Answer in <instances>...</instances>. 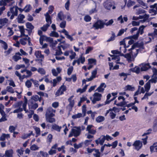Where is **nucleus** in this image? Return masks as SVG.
Segmentation results:
<instances>
[{"instance_id":"obj_1","label":"nucleus","mask_w":157,"mask_h":157,"mask_svg":"<svg viewBox=\"0 0 157 157\" xmlns=\"http://www.w3.org/2000/svg\"><path fill=\"white\" fill-rule=\"evenodd\" d=\"M144 43L143 42L140 43L136 42L132 46V48L129 49V51L133 50L131 52L133 57H136L137 56L139 51H142L144 49Z\"/></svg>"},{"instance_id":"obj_2","label":"nucleus","mask_w":157,"mask_h":157,"mask_svg":"<svg viewBox=\"0 0 157 157\" xmlns=\"http://www.w3.org/2000/svg\"><path fill=\"white\" fill-rule=\"evenodd\" d=\"M145 27V26H144V25H143L140 26V27L139 28V30L136 33V34L130 36V38L135 40L137 39L139 37V34H140L141 35H142L144 33V30Z\"/></svg>"},{"instance_id":"obj_3","label":"nucleus","mask_w":157,"mask_h":157,"mask_svg":"<svg viewBox=\"0 0 157 157\" xmlns=\"http://www.w3.org/2000/svg\"><path fill=\"white\" fill-rule=\"evenodd\" d=\"M104 22L101 20H98L95 23L93 26V27L95 29H101L104 28Z\"/></svg>"},{"instance_id":"obj_4","label":"nucleus","mask_w":157,"mask_h":157,"mask_svg":"<svg viewBox=\"0 0 157 157\" xmlns=\"http://www.w3.org/2000/svg\"><path fill=\"white\" fill-rule=\"evenodd\" d=\"M56 110L53 109L52 108L50 107L48 108L46 111L45 117L48 116L54 117L55 114L53 113H55Z\"/></svg>"},{"instance_id":"obj_5","label":"nucleus","mask_w":157,"mask_h":157,"mask_svg":"<svg viewBox=\"0 0 157 157\" xmlns=\"http://www.w3.org/2000/svg\"><path fill=\"white\" fill-rule=\"evenodd\" d=\"M94 98L92 100V103L94 104L97 101H98L101 100V95L98 93L96 92L93 95Z\"/></svg>"},{"instance_id":"obj_6","label":"nucleus","mask_w":157,"mask_h":157,"mask_svg":"<svg viewBox=\"0 0 157 157\" xmlns=\"http://www.w3.org/2000/svg\"><path fill=\"white\" fill-rule=\"evenodd\" d=\"M21 10V9L17 7H13L10 8V10L12 14L10 17V19H12L14 16H17V15L18 10Z\"/></svg>"},{"instance_id":"obj_7","label":"nucleus","mask_w":157,"mask_h":157,"mask_svg":"<svg viewBox=\"0 0 157 157\" xmlns=\"http://www.w3.org/2000/svg\"><path fill=\"white\" fill-rule=\"evenodd\" d=\"M60 32L64 33L66 36V38L71 41H72L74 40V39L72 37V36L74 35L75 34H73L71 35H69V33L65 29H63L62 30L60 31Z\"/></svg>"},{"instance_id":"obj_8","label":"nucleus","mask_w":157,"mask_h":157,"mask_svg":"<svg viewBox=\"0 0 157 157\" xmlns=\"http://www.w3.org/2000/svg\"><path fill=\"white\" fill-rule=\"evenodd\" d=\"M140 67L141 71H145L151 67L149 63H142L140 65Z\"/></svg>"},{"instance_id":"obj_9","label":"nucleus","mask_w":157,"mask_h":157,"mask_svg":"<svg viewBox=\"0 0 157 157\" xmlns=\"http://www.w3.org/2000/svg\"><path fill=\"white\" fill-rule=\"evenodd\" d=\"M133 145L135 147V149L137 150H139L141 148L142 146V144L140 141L136 140L134 142Z\"/></svg>"},{"instance_id":"obj_10","label":"nucleus","mask_w":157,"mask_h":157,"mask_svg":"<svg viewBox=\"0 0 157 157\" xmlns=\"http://www.w3.org/2000/svg\"><path fill=\"white\" fill-rule=\"evenodd\" d=\"M77 129H71L72 133H73L74 136L77 137L79 135L81 129L80 127H77L76 128Z\"/></svg>"},{"instance_id":"obj_11","label":"nucleus","mask_w":157,"mask_h":157,"mask_svg":"<svg viewBox=\"0 0 157 157\" xmlns=\"http://www.w3.org/2000/svg\"><path fill=\"white\" fill-rule=\"evenodd\" d=\"M94 126L92 125H89L86 127V131L88 132L89 134L94 135L96 132V131L95 130L92 129V128Z\"/></svg>"},{"instance_id":"obj_12","label":"nucleus","mask_w":157,"mask_h":157,"mask_svg":"<svg viewBox=\"0 0 157 157\" xmlns=\"http://www.w3.org/2000/svg\"><path fill=\"white\" fill-rule=\"evenodd\" d=\"M131 52H131L130 54L127 53L125 55L122 53V54H121V56H123L126 58L128 62L133 61L134 60V58L132 57L131 56V54L132 55Z\"/></svg>"},{"instance_id":"obj_13","label":"nucleus","mask_w":157,"mask_h":157,"mask_svg":"<svg viewBox=\"0 0 157 157\" xmlns=\"http://www.w3.org/2000/svg\"><path fill=\"white\" fill-rule=\"evenodd\" d=\"M13 151L12 149L6 150L4 155L6 157H13Z\"/></svg>"},{"instance_id":"obj_14","label":"nucleus","mask_w":157,"mask_h":157,"mask_svg":"<svg viewBox=\"0 0 157 157\" xmlns=\"http://www.w3.org/2000/svg\"><path fill=\"white\" fill-rule=\"evenodd\" d=\"M120 108L113 107L112 109H110L109 110H107L105 114V116H107L108 114L109 113L110 111H113L115 113H118L120 111Z\"/></svg>"},{"instance_id":"obj_15","label":"nucleus","mask_w":157,"mask_h":157,"mask_svg":"<svg viewBox=\"0 0 157 157\" xmlns=\"http://www.w3.org/2000/svg\"><path fill=\"white\" fill-rule=\"evenodd\" d=\"M8 20L6 18L0 19V25L2 26L6 25L8 23Z\"/></svg>"},{"instance_id":"obj_16","label":"nucleus","mask_w":157,"mask_h":157,"mask_svg":"<svg viewBox=\"0 0 157 157\" xmlns=\"http://www.w3.org/2000/svg\"><path fill=\"white\" fill-rule=\"evenodd\" d=\"M106 87V85L104 83H101L97 89V90L99 92H103L104 90V88Z\"/></svg>"},{"instance_id":"obj_17","label":"nucleus","mask_w":157,"mask_h":157,"mask_svg":"<svg viewBox=\"0 0 157 157\" xmlns=\"http://www.w3.org/2000/svg\"><path fill=\"white\" fill-rule=\"evenodd\" d=\"M44 15L45 17L46 21L47 23V24H49L50 25L52 23V21L48 13H47L44 14Z\"/></svg>"},{"instance_id":"obj_18","label":"nucleus","mask_w":157,"mask_h":157,"mask_svg":"<svg viewBox=\"0 0 157 157\" xmlns=\"http://www.w3.org/2000/svg\"><path fill=\"white\" fill-rule=\"evenodd\" d=\"M73 97L74 96H72L68 99V101L69 102L68 106H70L71 109L73 107L74 105V101L73 100H72Z\"/></svg>"},{"instance_id":"obj_19","label":"nucleus","mask_w":157,"mask_h":157,"mask_svg":"<svg viewBox=\"0 0 157 157\" xmlns=\"http://www.w3.org/2000/svg\"><path fill=\"white\" fill-rule=\"evenodd\" d=\"M35 55L36 57L37 58H40L43 59L44 58V56L41 53V52L39 51H37L35 52Z\"/></svg>"},{"instance_id":"obj_20","label":"nucleus","mask_w":157,"mask_h":157,"mask_svg":"<svg viewBox=\"0 0 157 157\" xmlns=\"http://www.w3.org/2000/svg\"><path fill=\"white\" fill-rule=\"evenodd\" d=\"M19 28L21 33V35L20 36H19L20 37L24 36H25L26 37H28V35H26L24 33L25 31L23 26H20L19 27Z\"/></svg>"},{"instance_id":"obj_21","label":"nucleus","mask_w":157,"mask_h":157,"mask_svg":"<svg viewBox=\"0 0 157 157\" xmlns=\"http://www.w3.org/2000/svg\"><path fill=\"white\" fill-rule=\"evenodd\" d=\"M97 70L95 69L92 72L91 76L89 78H88V81H91L94 78H95L96 77V75L97 74Z\"/></svg>"},{"instance_id":"obj_22","label":"nucleus","mask_w":157,"mask_h":157,"mask_svg":"<svg viewBox=\"0 0 157 157\" xmlns=\"http://www.w3.org/2000/svg\"><path fill=\"white\" fill-rule=\"evenodd\" d=\"M25 17L23 14H19L17 17V21L19 23H22L24 22L23 19Z\"/></svg>"},{"instance_id":"obj_23","label":"nucleus","mask_w":157,"mask_h":157,"mask_svg":"<svg viewBox=\"0 0 157 157\" xmlns=\"http://www.w3.org/2000/svg\"><path fill=\"white\" fill-rule=\"evenodd\" d=\"M124 89V91H133L134 90L135 88L134 87L132 86L131 85H128L126 86Z\"/></svg>"},{"instance_id":"obj_24","label":"nucleus","mask_w":157,"mask_h":157,"mask_svg":"<svg viewBox=\"0 0 157 157\" xmlns=\"http://www.w3.org/2000/svg\"><path fill=\"white\" fill-rule=\"evenodd\" d=\"M10 138V135L9 134H5L3 133L0 137V140L1 141H4L6 138L8 139Z\"/></svg>"},{"instance_id":"obj_25","label":"nucleus","mask_w":157,"mask_h":157,"mask_svg":"<svg viewBox=\"0 0 157 157\" xmlns=\"http://www.w3.org/2000/svg\"><path fill=\"white\" fill-rule=\"evenodd\" d=\"M61 80V78L60 76L57 77L56 79H54L53 80V86L54 87L56 84L57 82H59ZM50 82H52V81H51Z\"/></svg>"},{"instance_id":"obj_26","label":"nucleus","mask_w":157,"mask_h":157,"mask_svg":"<svg viewBox=\"0 0 157 157\" xmlns=\"http://www.w3.org/2000/svg\"><path fill=\"white\" fill-rule=\"evenodd\" d=\"M103 5L105 8L108 10H110L112 6V4L110 2H105Z\"/></svg>"},{"instance_id":"obj_27","label":"nucleus","mask_w":157,"mask_h":157,"mask_svg":"<svg viewBox=\"0 0 157 157\" xmlns=\"http://www.w3.org/2000/svg\"><path fill=\"white\" fill-rule=\"evenodd\" d=\"M52 128L56 130L59 132H60V130L62 128V127L61 126H59V125L56 124H54L52 126Z\"/></svg>"},{"instance_id":"obj_28","label":"nucleus","mask_w":157,"mask_h":157,"mask_svg":"<svg viewBox=\"0 0 157 157\" xmlns=\"http://www.w3.org/2000/svg\"><path fill=\"white\" fill-rule=\"evenodd\" d=\"M53 117L48 116L46 117V120L47 122L50 123H53L55 122V119L54 118H52Z\"/></svg>"},{"instance_id":"obj_29","label":"nucleus","mask_w":157,"mask_h":157,"mask_svg":"<svg viewBox=\"0 0 157 157\" xmlns=\"http://www.w3.org/2000/svg\"><path fill=\"white\" fill-rule=\"evenodd\" d=\"M61 47H62L63 48V46L62 45L60 46H58L57 49L56 50V51L55 54L56 55H60L63 54V52H62L61 49Z\"/></svg>"},{"instance_id":"obj_30","label":"nucleus","mask_w":157,"mask_h":157,"mask_svg":"<svg viewBox=\"0 0 157 157\" xmlns=\"http://www.w3.org/2000/svg\"><path fill=\"white\" fill-rule=\"evenodd\" d=\"M123 18L124 20V21L126 22L127 21L128 19L127 17L126 16L123 17V18L122 15H121L119 17L117 18V20L119 21H120V22L121 23H122L124 22V21L123 20Z\"/></svg>"},{"instance_id":"obj_31","label":"nucleus","mask_w":157,"mask_h":157,"mask_svg":"<svg viewBox=\"0 0 157 157\" xmlns=\"http://www.w3.org/2000/svg\"><path fill=\"white\" fill-rule=\"evenodd\" d=\"M34 135L33 134V132L32 131H30V132L29 134H23L21 137V138L23 139H25L28 137H29L31 135Z\"/></svg>"},{"instance_id":"obj_32","label":"nucleus","mask_w":157,"mask_h":157,"mask_svg":"<svg viewBox=\"0 0 157 157\" xmlns=\"http://www.w3.org/2000/svg\"><path fill=\"white\" fill-rule=\"evenodd\" d=\"M150 149L151 152L155 151L157 152V143H154L153 145L151 146L150 147Z\"/></svg>"},{"instance_id":"obj_33","label":"nucleus","mask_w":157,"mask_h":157,"mask_svg":"<svg viewBox=\"0 0 157 157\" xmlns=\"http://www.w3.org/2000/svg\"><path fill=\"white\" fill-rule=\"evenodd\" d=\"M144 88L145 91L148 92L149 90L151 87V83L150 81H148L145 85Z\"/></svg>"},{"instance_id":"obj_34","label":"nucleus","mask_w":157,"mask_h":157,"mask_svg":"<svg viewBox=\"0 0 157 157\" xmlns=\"http://www.w3.org/2000/svg\"><path fill=\"white\" fill-rule=\"evenodd\" d=\"M120 44L121 45H123L124 46L122 47V49L123 50V52L125 53L126 52V46L125 45V41L124 40L120 42Z\"/></svg>"},{"instance_id":"obj_35","label":"nucleus","mask_w":157,"mask_h":157,"mask_svg":"<svg viewBox=\"0 0 157 157\" xmlns=\"http://www.w3.org/2000/svg\"><path fill=\"white\" fill-rule=\"evenodd\" d=\"M25 100L24 103L22 105V107L23 108L24 110L26 113L28 112V111L26 110V106L28 102V100L27 98L25 97Z\"/></svg>"},{"instance_id":"obj_36","label":"nucleus","mask_w":157,"mask_h":157,"mask_svg":"<svg viewBox=\"0 0 157 157\" xmlns=\"http://www.w3.org/2000/svg\"><path fill=\"white\" fill-rule=\"evenodd\" d=\"M105 120V118L102 116H99L96 119V121L98 123H100L104 121Z\"/></svg>"},{"instance_id":"obj_37","label":"nucleus","mask_w":157,"mask_h":157,"mask_svg":"<svg viewBox=\"0 0 157 157\" xmlns=\"http://www.w3.org/2000/svg\"><path fill=\"white\" fill-rule=\"evenodd\" d=\"M83 117V114L80 113H78V114L73 115L72 116V118L73 119L80 118L81 117Z\"/></svg>"},{"instance_id":"obj_38","label":"nucleus","mask_w":157,"mask_h":157,"mask_svg":"<svg viewBox=\"0 0 157 157\" xmlns=\"http://www.w3.org/2000/svg\"><path fill=\"white\" fill-rule=\"evenodd\" d=\"M22 102L21 101L18 102L13 105V107L14 108H21Z\"/></svg>"},{"instance_id":"obj_39","label":"nucleus","mask_w":157,"mask_h":157,"mask_svg":"<svg viewBox=\"0 0 157 157\" xmlns=\"http://www.w3.org/2000/svg\"><path fill=\"white\" fill-rule=\"evenodd\" d=\"M136 0L138 3H139L140 4L143 6V7L144 8L147 9L148 7L146 4L144 3L142 0Z\"/></svg>"},{"instance_id":"obj_40","label":"nucleus","mask_w":157,"mask_h":157,"mask_svg":"<svg viewBox=\"0 0 157 157\" xmlns=\"http://www.w3.org/2000/svg\"><path fill=\"white\" fill-rule=\"evenodd\" d=\"M120 51H119L117 50L112 51V53L114 54H119L121 55V54H122L121 53V52H123V50L122 49V47H121L120 48Z\"/></svg>"},{"instance_id":"obj_41","label":"nucleus","mask_w":157,"mask_h":157,"mask_svg":"<svg viewBox=\"0 0 157 157\" xmlns=\"http://www.w3.org/2000/svg\"><path fill=\"white\" fill-rule=\"evenodd\" d=\"M105 136L102 135L101 136V137L99 138L98 139L99 140V144H100L101 145H103L105 141Z\"/></svg>"},{"instance_id":"obj_42","label":"nucleus","mask_w":157,"mask_h":157,"mask_svg":"<svg viewBox=\"0 0 157 157\" xmlns=\"http://www.w3.org/2000/svg\"><path fill=\"white\" fill-rule=\"evenodd\" d=\"M59 89L60 91L61 94H63V92L66 90V86L63 85L60 87Z\"/></svg>"},{"instance_id":"obj_43","label":"nucleus","mask_w":157,"mask_h":157,"mask_svg":"<svg viewBox=\"0 0 157 157\" xmlns=\"http://www.w3.org/2000/svg\"><path fill=\"white\" fill-rule=\"evenodd\" d=\"M30 79V80H27L25 82V85L26 87L28 88H30L31 87L32 83L31 82Z\"/></svg>"},{"instance_id":"obj_44","label":"nucleus","mask_w":157,"mask_h":157,"mask_svg":"<svg viewBox=\"0 0 157 157\" xmlns=\"http://www.w3.org/2000/svg\"><path fill=\"white\" fill-rule=\"evenodd\" d=\"M50 25L49 24H46L44 25L43 27H41L40 29L43 31L45 32L47 30L48 28L50 26Z\"/></svg>"},{"instance_id":"obj_45","label":"nucleus","mask_w":157,"mask_h":157,"mask_svg":"<svg viewBox=\"0 0 157 157\" xmlns=\"http://www.w3.org/2000/svg\"><path fill=\"white\" fill-rule=\"evenodd\" d=\"M28 40L27 38H21L20 40L19 41L21 44L23 45H25L26 44V41Z\"/></svg>"},{"instance_id":"obj_46","label":"nucleus","mask_w":157,"mask_h":157,"mask_svg":"<svg viewBox=\"0 0 157 157\" xmlns=\"http://www.w3.org/2000/svg\"><path fill=\"white\" fill-rule=\"evenodd\" d=\"M50 36H53L56 37H58L59 36V35L58 33L54 31H53L50 34Z\"/></svg>"},{"instance_id":"obj_47","label":"nucleus","mask_w":157,"mask_h":157,"mask_svg":"<svg viewBox=\"0 0 157 157\" xmlns=\"http://www.w3.org/2000/svg\"><path fill=\"white\" fill-rule=\"evenodd\" d=\"M58 17L60 20H62L65 18L64 15L62 12H60L58 14Z\"/></svg>"},{"instance_id":"obj_48","label":"nucleus","mask_w":157,"mask_h":157,"mask_svg":"<svg viewBox=\"0 0 157 157\" xmlns=\"http://www.w3.org/2000/svg\"><path fill=\"white\" fill-rule=\"evenodd\" d=\"M26 27L30 29L31 30H32L34 28V26L32 24L29 22H28L26 23Z\"/></svg>"},{"instance_id":"obj_49","label":"nucleus","mask_w":157,"mask_h":157,"mask_svg":"<svg viewBox=\"0 0 157 157\" xmlns=\"http://www.w3.org/2000/svg\"><path fill=\"white\" fill-rule=\"evenodd\" d=\"M112 56L113 57L112 58V59L115 60V62L119 61L120 60V58L119 56L113 55Z\"/></svg>"},{"instance_id":"obj_50","label":"nucleus","mask_w":157,"mask_h":157,"mask_svg":"<svg viewBox=\"0 0 157 157\" xmlns=\"http://www.w3.org/2000/svg\"><path fill=\"white\" fill-rule=\"evenodd\" d=\"M39 147L36 144H33L30 147V149L32 151H36L39 149Z\"/></svg>"},{"instance_id":"obj_51","label":"nucleus","mask_w":157,"mask_h":157,"mask_svg":"<svg viewBox=\"0 0 157 157\" xmlns=\"http://www.w3.org/2000/svg\"><path fill=\"white\" fill-rule=\"evenodd\" d=\"M145 17L144 18H143V19L142 20H140L139 21V22H140V23H143L145 22L148 19L149 17V15H147L146 14H145Z\"/></svg>"},{"instance_id":"obj_52","label":"nucleus","mask_w":157,"mask_h":157,"mask_svg":"<svg viewBox=\"0 0 157 157\" xmlns=\"http://www.w3.org/2000/svg\"><path fill=\"white\" fill-rule=\"evenodd\" d=\"M31 8L32 7L30 5H27L24 8V11L25 12H29Z\"/></svg>"},{"instance_id":"obj_53","label":"nucleus","mask_w":157,"mask_h":157,"mask_svg":"<svg viewBox=\"0 0 157 157\" xmlns=\"http://www.w3.org/2000/svg\"><path fill=\"white\" fill-rule=\"evenodd\" d=\"M131 71L137 74H138L140 72V69L139 67H135L131 69Z\"/></svg>"},{"instance_id":"obj_54","label":"nucleus","mask_w":157,"mask_h":157,"mask_svg":"<svg viewBox=\"0 0 157 157\" xmlns=\"http://www.w3.org/2000/svg\"><path fill=\"white\" fill-rule=\"evenodd\" d=\"M29 107L31 109H35L38 107V105L36 103H35L32 105H31L30 104H29Z\"/></svg>"},{"instance_id":"obj_55","label":"nucleus","mask_w":157,"mask_h":157,"mask_svg":"<svg viewBox=\"0 0 157 157\" xmlns=\"http://www.w3.org/2000/svg\"><path fill=\"white\" fill-rule=\"evenodd\" d=\"M82 107V114H83V117H84L86 115V105H83Z\"/></svg>"},{"instance_id":"obj_56","label":"nucleus","mask_w":157,"mask_h":157,"mask_svg":"<svg viewBox=\"0 0 157 157\" xmlns=\"http://www.w3.org/2000/svg\"><path fill=\"white\" fill-rule=\"evenodd\" d=\"M135 4V2L134 1H132L131 0H129L128 2L127 6L128 7H130L134 5Z\"/></svg>"},{"instance_id":"obj_57","label":"nucleus","mask_w":157,"mask_h":157,"mask_svg":"<svg viewBox=\"0 0 157 157\" xmlns=\"http://www.w3.org/2000/svg\"><path fill=\"white\" fill-rule=\"evenodd\" d=\"M6 89L7 91L8 92H10L11 93H14V91L13 88L9 86H7L6 87Z\"/></svg>"},{"instance_id":"obj_58","label":"nucleus","mask_w":157,"mask_h":157,"mask_svg":"<svg viewBox=\"0 0 157 157\" xmlns=\"http://www.w3.org/2000/svg\"><path fill=\"white\" fill-rule=\"evenodd\" d=\"M37 71L38 72L42 75H44L45 74V71L43 68H38Z\"/></svg>"},{"instance_id":"obj_59","label":"nucleus","mask_w":157,"mask_h":157,"mask_svg":"<svg viewBox=\"0 0 157 157\" xmlns=\"http://www.w3.org/2000/svg\"><path fill=\"white\" fill-rule=\"evenodd\" d=\"M12 58L14 61L16 62H17L18 60L21 59V57L16 55H15L13 56Z\"/></svg>"},{"instance_id":"obj_60","label":"nucleus","mask_w":157,"mask_h":157,"mask_svg":"<svg viewBox=\"0 0 157 157\" xmlns=\"http://www.w3.org/2000/svg\"><path fill=\"white\" fill-rule=\"evenodd\" d=\"M109 113V116L112 119H113L115 117L116 114L113 113L112 111H110Z\"/></svg>"},{"instance_id":"obj_61","label":"nucleus","mask_w":157,"mask_h":157,"mask_svg":"<svg viewBox=\"0 0 157 157\" xmlns=\"http://www.w3.org/2000/svg\"><path fill=\"white\" fill-rule=\"evenodd\" d=\"M30 80L32 82L35 86L36 87H38V86L39 84L38 83V81L34 80L33 78L30 79Z\"/></svg>"},{"instance_id":"obj_62","label":"nucleus","mask_w":157,"mask_h":157,"mask_svg":"<svg viewBox=\"0 0 157 157\" xmlns=\"http://www.w3.org/2000/svg\"><path fill=\"white\" fill-rule=\"evenodd\" d=\"M146 12V11L142 9H139L136 12V13L138 14H139L142 13H144Z\"/></svg>"},{"instance_id":"obj_63","label":"nucleus","mask_w":157,"mask_h":157,"mask_svg":"<svg viewBox=\"0 0 157 157\" xmlns=\"http://www.w3.org/2000/svg\"><path fill=\"white\" fill-rule=\"evenodd\" d=\"M73 67H69L67 69V74L68 75H71L73 70Z\"/></svg>"},{"instance_id":"obj_64","label":"nucleus","mask_w":157,"mask_h":157,"mask_svg":"<svg viewBox=\"0 0 157 157\" xmlns=\"http://www.w3.org/2000/svg\"><path fill=\"white\" fill-rule=\"evenodd\" d=\"M115 37V35L114 33H112V35L110 38H109L107 40V42H110L114 40Z\"/></svg>"}]
</instances>
